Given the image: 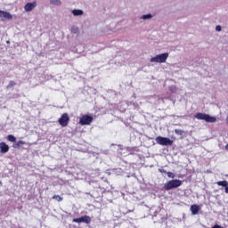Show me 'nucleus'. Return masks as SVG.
Segmentation results:
<instances>
[{
	"label": "nucleus",
	"instance_id": "obj_8",
	"mask_svg": "<svg viewBox=\"0 0 228 228\" xmlns=\"http://www.w3.org/2000/svg\"><path fill=\"white\" fill-rule=\"evenodd\" d=\"M0 19L2 20H12L13 19V16L8 12L0 10Z\"/></svg>",
	"mask_w": 228,
	"mask_h": 228
},
{
	"label": "nucleus",
	"instance_id": "obj_4",
	"mask_svg": "<svg viewBox=\"0 0 228 228\" xmlns=\"http://www.w3.org/2000/svg\"><path fill=\"white\" fill-rule=\"evenodd\" d=\"M155 142L158 145L162 146L174 145V141L170 140L168 137L157 136Z\"/></svg>",
	"mask_w": 228,
	"mask_h": 228
},
{
	"label": "nucleus",
	"instance_id": "obj_12",
	"mask_svg": "<svg viewBox=\"0 0 228 228\" xmlns=\"http://www.w3.org/2000/svg\"><path fill=\"white\" fill-rule=\"evenodd\" d=\"M191 215H199V211H200V206L194 204L191 206Z\"/></svg>",
	"mask_w": 228,
	"mask_h": 228
},
{
	"label": "nucleus",
	"instance_id": "obj_26",
	"mask_svg": "<svg viewBox=\"0 0 228 228\" xmlns=\"http://www.w3.org/2000/svg\"><path fill=\"white\" fill-rule=\"evenodd\" d=\"M3 184V183L0 181V186Z\"/></svg>",
	"mask_w": 228,
	"mask_h": 228
},
{
	"label": "nucleus",
	"instance_id": "obj_16",
	"mask_svg": "<svg viewBox=\"0 0 228 228\" xmlns=\"http://www.w3.org/2000/svg\"><path fill=\"white\" fill-rule=\"evenodd\" d=\"M50 4H53L54 6H60L61 4V1H60V0H51Z\"/></svg>",
	"mask_w": 228,
	"mask_h": 228
},
{
	"label": "nucleus",
	"instance_id": "obj_23",
	"mask_svg": "<svg viewBox=\"0 0 228 228\" xmlns=\"http://www.w3.org/2000/svg\"><path fill=\"white\" fill-rule=\"evenodd\" d=\"M159 172H160V174H167V172L165 169H159Z\"/></svg>",
	"mask_w": 228,
	"mask_h": 228
},
{
	"label": "nucleus",
	"instance_id": "obj_21",
	"mask_svg": "<svg viewBox=\"0 0 228 228\" xmlns=\"http://www.w3.org/2000/svg\"><path fill=\"white\" fill-rule=\"evenodd\" d=\"M142 19H152V14H144L142 15Z\"/></svg>",
	"mask_w": 228,
	"mask_h": 228
},
{
	"label": "nucleus",
	"instance_id": "obj_5",
	"mask_svg": "<svg viewBox=\"0 0 228 228\" xmlns=\"http://www.w3.org/2000/svg\"><path fill=\"white\" fill-rule=\"evenodd\" d=\"M69 122H70V118L68 113H63L58 120V123L61 127H67L69 126Z\"/></svg>",
	"mask_w": 228,
	"mask_h": 228
},
{
	"label": "nucleus",
	"instance_id": "obj_22",
	"mask_svg": "<svg viewBox=\"0 0 228 228\" xmlns=\"http://www.w3.org/2000/svg\"><path fill=\"white\" fill-rule=\"evenodd\" d=\"M216 31H222V26L217 25V26L216 27Z\"/></svg>",
	"mask_w": 228,
	"mask_h": 228
},
{
	"label": "nucleus",
	"instance_id": "obj_9",
	"mask_svg": "<svg viewBox=\"0 0 228 228\" xmlns=\"http://www.w3.org/2000/svg\"><path fill=\"white\" fill-rule=\"evenodd\" d=\"M10 151V146L6 142H0V153L6 154Z\"/></svg>",
	"mask_w": 228,
	"mask_h": 228
},
{
	"label": "nucleus",
	"instance_id": "obj_1",
	"mask_svg": "<svg viewBox=\"0 0 228 228\" xmlns=\"http://www.w3.org/2000/svg\"><path fill=\"white\" fill-rule=\"evenodd\" d=\"M183 185V182L178 179H174L171 181H168L164 184V188L167 191H169V190H174V188H179V186Z\"/></svg>",
	"mask_w": 228,
	"mask_h": 228
},
{
	"label": "nucleus",
	"instance_id": "obj_13",
	"mask_svg": "<svg viewBox=\"0 0 228 228\" xmlns=\"http://www.w3.org/2000/svg\"><path fill=\"white\" fill-rule=\"evenodd\" d=\"M22 145H26V142L18 141L15 144H13L14 149H19V147H22Z\"/></svg>",
	"mask_w": 228,
	"mask_h": 228
},
{
	"label": "nucleus",
	"instance_id": "obj_11",
	"mask_svg": "<svg viewBox=\"0 0 228 228\" xmlns=\"http://www.w3.org/2000/svg\"><path fill=\"white\" fill-rule=\"evenodd\" d=\"M217 186H222L224 188V193H228V182L224 180V181H218L216 182Z\"/></svg>",
	"mask_w": 228,
	"mask_h": 228
},
{
	"label": "nucleus",
	"instance_id": "obj_24",
	"mask_svg": "<svg viewBox=\"0 0 228 228\" xmlns=\"http://www.w3.org/2000/svg\"><path fill=\"white\" fill-rule=\"evenodd\" d=\"M212 228H224V226H221L220 224H216Z\"/></svg>",
	"mask_w": 228,
	"mask_h": 228
},
{
	"label": "nucleus",
	"instance_id": "obj_19",
	"mask_svg": "<svg viewBox=\"0 0 228 228\" xmlns=\"http://www.w3.org/2000/svg\"><path fill=\"white\" fill-rule=\"evenodd\" d=\"M53 199L54 200H58V202H61V200H63V198H61L60 195H53Z\"/></svg>",
	"mask_w": 228,
	"mask_h": 228
},
{
	"label": "nucleus",
	"instance_id": "obj_20",
	"mask_svg": "<svg viewBox=\"0 0 228 228\" xmlns=\"http://www.w3.org/2000/svg\"><path fill=\"white\" fill-rule=\"evenodd\" d=\"M167 177H169L170 179H174L175 177V175L170 171L167 172Z\"/></svg>",
	"mask_w": 228,
	"mask_h": 228
},
{
	"label": "nucleus",
	"instance_id": "obj_18",
	"mask_svg": "<svg viewBox=\"0 0 228 228\" xmlns=\"http://www.w3.org/2000/svg\"><path fill=\"white\" fill-rule=\"evenodd\" d=\"M175 134H177L178 136H183V134H184V131L181 130V129H175Z\"/></svg>",
	"mask_w": 228,
	"mask_h": 228
},
{
	"label": "nucleus",
	"instance_id": "obj_14",
	"mask_svg": "<svg viewBox=\"0 0 228 228\" xmlns=\"http://www.w3.org/2000/svg\"><path fill=\"white\" fill-rule=\"evenodd\" d=\"M72 13L75 17H77L79 15H83V11L79 9H75L72 11Z\"/></svg>",
	"mask_w": 228,
	"mask_h": 228
},
{
	"label": "nucleus",
	"instance_id": "obj_6",
	"mask_svg": "<svg viewBox=\"0 0 228 228\" xmlns=\"http://www.w3.org/2000/svg\"><path fill=\"white\" fill-rule=\"evenodd\" d=\"M94 122V118L92 116L84 115L79 118L80 126H90Z\"/></svg>",
	"mask_w": 228,
	"mask_h": 228
},
{
	"label": "nucleus",
	"instance_id": "obj_7",
	"mask_svg": "<svg viewBox=\"0 0 228 228\" xmlns=\"http://www.w3.org/2000/svg\"><path fill=\"white\" fill-rule=\"evenodd\" d=\"M73 222H75V224H90L92 222V217L89 216H83L79 218H74Z\"/></svg>",
	"mask_w": 228,
	"mask_h": 228
},
{
	"label": "nucleus",
	"instance_id": "obj_25",
	"mask_svg": "<svg viewBox=\"0 0 228 228\" xmlns=\"http://www.w3.org/2000/svg\"><path fill=\"white\" fill-rule=\"evenodd\" d=\"M225 150L228 151V144L225 145Z\"/></svg>",
	"mask_w": 228,
	"mask_h": 228
},
{
	"label": "nucleus",
	"instance_id": "obj_17",
	"mask_svg": "<svg viewBox=\"0 0 228 228\" xmlns=\"http://www.w3.org/2000/svg\"><path fill=\"white\" fill-rule=\"evenodd\" d=\"M71 33H74V35H77V33H79V28L76 26H73L71 28Z\"/></svg>",
	"mask_w": 228,
	"mask_h": 228
},
{
	"label": "nucleus",
	"instance_id": "obj_2",
	"mask_svg": "<svg viewBox=\"0 0 228 228\" xmlns=\"http://www.w3.org/2000/svg\"><path fill=\"white\" fill-rule=\"evenodd\" d=\"M195 118H197L198 120H205V122H210L211 124L216 122V118L212 117L208 114H204L202 112L196 113Z\"/></svg>",
	"mask_w": 228,
	"mask_h": 228
},
{
	"label": "nucleus",
	"instance_id": "obj_3",
	"mask_svg": "<svg viewBox=\"0 0 228 228\" xmlns=\"http://www.w3.org/2000/svg\"><path fill=\"white\" fill-rule=\"evenodd\" d=\"M167 60H168V53H161L152 57L150 61L151 63H166Z\"/></svg>",
	"mask_w": 228,
	"mask_h": 228
},
{
	"label": "nucleus",
	"instance_id": "obj_15",
	"mask_svg": "<svg viewBox=\"0 0 228 228\" xmlns=\"http://www.w3.org/2000/svg\"><path fill=\"white\" fill-rule=\"evenodd\" d=\"M7 140L8 142H12V143H15V142H17V138L12 134H9L7 136Z\"/></svg>",
	"mask_w": 228,
	"mask_h": 228
},
{
	"label": "nucleus",
	"instance_id": "obj_10",
	"mask_svg": "<svg viewBox=\"0 0 228 228\" xmlns=\"http://www.w3.org/2000/svg\"><path fill=\"white\" fill-rule=\"evenodd\" d=\"M34 8H37V2L28 3L24 6L25 12H32Z\"/></svg>",
	"mask_w": 228,
	"mask_h": 228
}]
</instances>
